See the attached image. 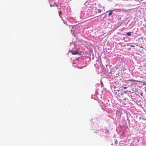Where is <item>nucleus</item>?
<instances>
[{"label": "nucleus", "mask_w": 146, "mask_h": 146, "mask_svg": "<svg viewBox=\"0 0 146 146\" xmlns=\"http://www.w3.org/2000/svg\"><path fill=\"white\" fill-rule=\"evenodd\" d=\"M85 11L87 12L88 13H90L92 11V7L90 6H86L85 8Z\"/></svg>", "instance_id": "f257e3e1"}, {"label": "nucleus", "mask_w": 146, "mask_h": 146, "mask_svg": "<svg viewBox=\"0 0 146 146\" xmlns=\"http://www.w3.org/2000/svg\"><path fill=\"white\" fill-rule=\"evenodd\" d=\"M80 17L81 18L83 19H85V18H86V16H85V13L84 11H82L81 12Z\"/></svg>", "instance_id": "f03ea898"}, {"label": "nucleus", "mask_w": 146, "mask_h": 146, "mask_svg": "<svg viewBox=\"0 0 146 146\" xmlns=\"http://www.w3.org/2000/svg\"><path fill=\"white\" fill-rule=\"evenodd\" d=\"M72 54L74 55L80 54L81 52H79L78 51H72Z\"/></svg>", "instance_id": "7ed1b4c3"}, {"label": "nucleus", "mask_w": 146, "mask_h": 146, "mask_svg": "<svg viewBox=\"0 0 146 146\" xmlns=\"http://www.w3.org/2000/svg\"><path fill=\"white\" fill-rule=\"evenodd\" d=\"M62 14V13L61 12V11H60L59 13V16L62 19V20H63V18H62V16H61V15Z\"/></svg>", "instance_id": "20e7f679"}, {"label": "nucleus", "mask_w": 146, "mask_h": 146, "mask_svg": "<svg viewBox=\"0 0 146 146\" xmlns=\"http://www.w3.org/2000/svg\"><path fill=\"white\" fill-rule=\"evenodd\" d=\"M126 35L128 36H130L131 35V33L130 32H128L127 33Z\"/></svg>", "instance_id": "39448f33"}, {"label": "nucleus", "mask_w": 146, "mask_h": 146, "mask_svg": "<svg viewBox=\"0 0 146 146\" xmlns=\"http://www.w3.org/2000/svg\"><path fill=\"white\" fill-rule=\"evenodd\" d=\"M112 13H113V12H112V11H110L108 15L109 16H110L112 15Z\"/></svg>", "instance_id": "423d86ee"}, {"label": "nucleus", "mask_w": 146, "mask_h": 146, "mask_svg": "<svg viewBox=\"0 0 146 146\" xmlns=\"http://www.w3.org/2000/svg\"><path fill=\"white\" fill-rule=\"evenodd\" d=\"M128 81H131V82H134V81H135V80H133V79H132V80H128Z\"/></svg>", "instance_id": "0eeeda50"}, {"label": "nucleus", "mask_w": 146, "mask_h": 146, "mask_svg": "<svg viewBox=\"0 0 146 146\" xmlns=\"http://www.w3.org/2000/svg\"><path fill=\"white\" fill-rule=\"evenodd\" d=\"M98 13H100L101 12V10L100 9H98Z\"/></svg>", "instance_id": "6e6552de"}, {"label": "nucleus", "mask_w": 146, "mask_h": 146, "mask_svg": "<svg viewBox=\"0 0 146 146\" xmlns=\"http://www.w3.org/2000/svg\"><path fill=\"white\" fill-rule=\"evenodd\" d=\"M123 88L124 89H126L127 88V87H123Z\"/></svg>", "instance_id": "1a4fd4ad"}, {"label": "nucleus", "mask_w": 146, "mask_h": 146, "mask_svg": "<svg viewBox=\"0 0 146 146\" xmlns=\"http://www.w3.org/2000/svg\"><path fill=\"white\" fill-rule=\"evenodd\" d=\"M101 84L102 85H103V83H102V82H101Z\"/></svg>", "instance_id": "9d476101"}, {"label": "nucleus", "mask_w": 146, "mask_h": 146, "mask_svg": "<svg viewBox=\"0 0 146 146\" xmlns=\"http://www.w3.org/2000/svg\"><path fill=\"white\" fill-rule=\"evenodd\" d=\"M63 22H64V23H65V22H64V21H63Z\"/></svg>", "instance_id": "9b49d317"}, {"label": "nucleus", "mask_w": 146, "mask_h": 146, "mask_svg": "<svg viewBox=\"0 0 146 146\" xmlns=\"http://www.w3.org/2000/svg\"><path fill=\"white\" fill-rule=\"evenodd\" d=\"M92 18H91L90 19H92Z\"/></svg>", "instance_id": "f8f14e48"}]
</instances>
